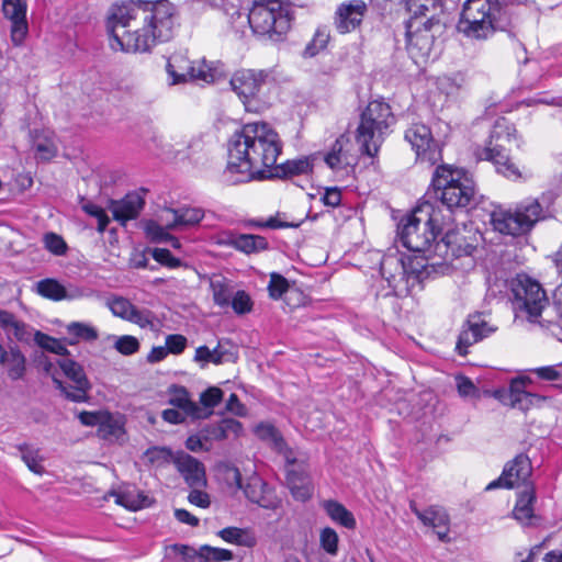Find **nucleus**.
Instances as JSON below:
<instances>
[{"label": "nucleus", "mask_w": 562, "mask_h": 562, "mask_svg": "<svg viewBox=\"0 0 562 562\" xmlns=\"http://www.w3.org/2000/svg\"><path fill=\"white\" fill-rule=\"evenodd\" d=\"M166 349L168 353L180 355L187 347V338L182 335L173 334L166 337Z\"/></svg>", "instance_id": "nucleus-64"}, {"label": "nucleus", "mask_w": 562, "mask_h": 562, "mask_svg": "<svg viewBox=\"0 0 562 562\" xmlns=\"http://www.w3.org/2000/svg\"><path fill=\"white\" fill-rule=\"evenodd\" d=\"M457 389L462 397L477 398L480 396L479 389L467 376H457Z\"/></svg>", "instance_id": "nucleus-62"}, {"label": "nucleus", "mask_w": 562, "mask_h": 562, "mask_svg": "<svg viewBox=\"0 0 562 562\" xmlns=\"http://www.w3.org/2000/svg\"><path fill=\"white\" fill-rule=\"evenodd\" d=\"M167 72L171 85L192 81L210 83L217 77L216 69L202 60H191L187 50L175 52L167 61Z\"/></svg>", "instance_id": "nucleus-13"}, {"label": "nucleus", "mask_w": 562, "mask_h": 562, "mask_svg": "<svg viewBox=\"0 0 562 562\" xmlns=\"http://www.w3.org/2000/svg\"><path fill=\"white\" fill-rule=\"evenodd\" d=\"M508 26L506 8L498 0H465L457 29L471 40H486Z\"/></svg>", "instance_id": "nucleus-4"}, {"label": "nucleus", "mask_w": 562, "mask_h": 562, "mask_svg": "<svg viewBox=\"0 0 562 562\" xmlns=\"http://www.w3.org/2000/svg\"><path fill=\"white\" fill-rule=\"evenodd\" d=\"M226 244L246 255L263 251L269 245L263 236L252 234L231 235Z\"/></svg>", "instance_id": "nucleus-28"}, {"label": "nucleus", "mask_w": 562, "mask_h": 562, "mask_svg": "<svg viewBox=\"0 0 562 562\" xmlns=\"http://www.w3.org/2000/svg\"><path fill=\"white\" fill-rule=\"evenodd\" d=\"M108 498H113L115 504L133 512L139 510L150 505V499L148 496L132 487L111 491L105 496V499Z\"/></svg>", "instance_id": "nucleus-26"}, {"label": "nucleus", "mask_w": 562, "mask_h": 562, "mask_svg": "<svg viewBox=\"0 0 562 562\" xmlns=\"http://www.w3.org/2000/svg\"><path fill=\"white\" fill-rule=\"evenodd\" d=\"M169 402L192 418H205L210 415V413H205L196 403L190 400L189 393L184 387H176Z\"/></svg>", "instance_id": "nucleus-31"}, {"label": "nucleus", "mask_w": 562, "mask_h": 562, "mask_svg": "<svg viewBox=\"0 0 562 562\" xmlns=\"http://www.w3.org/2000/svg\"><path fill=\"white\" fill-rule=\"evenodd\" d=\"M256 436L269 442L280 453H285L286 445L279 430L269 423H260L255 428Z\"/></svg>", "instance_id": "nucleus-36"}, {"label": "nucleus", "mask_w": 562, "mask_h": 562, "mask_svg": "<svg viewBox=\"0 0 562 562\" xmlns=\"http://www.w3.org/2000/svg\"><path fill=\"white\" fill-rule=\"evenodd\" d=\"M44 371L52 378L56 389L60 390L66 398H70L68 382L70 380V360L68 358H46Z\"/></svg>", "instance_id": "nucleus-25"}, {"label": "nucleus", "mask_w": 562, "mask_h": 562, "mask_svg": "<svg viewBox=\"0 0 562 562\" xmlns=\"http://www.w3.org/2000/svg\"><path fill=\"white\" fill-rule=\"evenodd\" d=\"M35 342L44 350L55 353L56 356H63L67 352L66 345L63 340L50 337L41 331L34 334Z\"/></svg>", "instance_id": "nucleus-44"}, {"label": "nucleus", "mask_w": 562, "mask_h": 562, "mask_svg": "<svg viewBox=\"0 0 562 562\" xmlns=\"http://www.w3.org/2000/svg\"><path fill=\"white\" fill-rule=\"evenodd\" d=\"M233 560V552L227 549L201 546L200 562H222Z\"/></svg>", "instance_id": "nucleus-45"}, {"label": "nucleus", "mask_w": 562, "mask_h": 562, "mask_svg": "<svg viewBox=\"0 0 562 562\" xmlns=\"http://www.w3.org/2000/svg\"><path fill=\"white\" fill-rule=\"evenodd\" d=\"M281 150L279 134L269 123L244 124L228 142L225 180L235 184L256 178H268Z\"/></svg>", "instance_id": "nucleus-2"}, {"label": "nucleus", "mask_w": 562, "mask_h": 562, "mask_svg": "<svg viewBox=\"0 0 562 562\" xmlns=\"http://www.w3.org/2000/svg\"><path fill=\"white\" fill-rule=\"evenodd\" d=\"M322 507L335 524H338L347 529L356 528L357 522L353 514L348 510L341 503L327 499L322 503Z\"/></svg>", "instance_id": "nucleus-32"}, {"label": "nucleus", "mask_w": 562, "mask_h": 562, "mask_svg": "<svg viewBox=\"0 0 562 562\" xmlns=\"http://www.w3.org/2000/svg\"><path fill=\"white\" fill-rule=\"evenodd\" d=\"M211 289L215 304L220 307H228L233 295L229 285L223 279H217L211 281Z\"/></svg>", "instance_id": "nucleus-43"}, {"label": "nucleus", "mask_w": 562, "mask_h": 562, "mask_svg": "<svg viewBox=\"0 0 562 562\" xmlns=\"http://www.w3.org/2000/svg\"><path fill=\"white\" fill-rule=\"evenodd\" d=\"M532 467L529 458L525 454L517 456L512 462L507 463L503 470L502 475L491 482L486 490H494L496 487H519L520 485H530L528 480L531 475Z\"/></svg>", "instance_id": "nucleus-17"}, {"label": "nucleus", "mask_w": 562, "mask_h": 562, "mask_svg": "<svg viewBox=\"0 0 562 562\" xmlns=\"http://www.w3.org/2000/svg\"><path fill=\"white\" fill-rule=\"evenodd\" d=\"M543 210L536 199H526L514 206L496 207L490 216L493 229L502 235L519 237L528 234L543 218Z\"/></svg>", "instance_id": "nucleus-10"}, {"label": "nucleus", "mask_w": 562, "mask_h": 562, "mask_svg": "<svg viewBox=\"0 0 562 562\" xmlns=\"http://www.w3.org/2000/svg\"><path fill=\"white\" fill-rule=\"evenodd\" d=\"M33 148L35 150L36 156L43 160H47L54 157L57 150L53 139L45 135L44 137H35Z\"/></svg>", "instance_id": "nucleus-52"}, {"label": "nucleus", "mask_w": 562, "mask_h": 562, "mask_svg": "<svg viewBox=\"0 0 562 562\" xmlns=\"http://www.w3.org/2000/svg\"><path fill=\"white\" fill-rule=\"evenodd\" d=\"M223 398V391L220 387L211 386L205 390L201 396L200 402L204 406L202 408L205 413L211 414V409L214 408Z\"/></svg>", "instance_id": "nucleus-56"}, {"label": "nucleus", "mask_w": 562, "mask_h": 562, "mask_svg": "<svg viewBox=\"0 0 562 562\" xmlns=\"http://www.w3.org/2000/svg\"><path fill=\"white\" fill-rule=\"evenodd\" d=\"M225 480L229 485L244 490L245 496L262 508L276 509L281 503L274 492L258 475H251L246 485H243L239 470L235 467H228L225 471Z\"/></svg>", "instance_id": "nucleus-14"}, {"label": "nucleus", "mask_w": 562, "mask_h": 562, "mask_svg": "<svg viewBox=\"0 0 562 562\" xmlns=\"http://www.w3.org/2000/svg\"><path fill=\"white\" fill-rule=\"evenodd\" d=\"M290 4L284 0H254L248 13L251 31L279 41L291 29Z\"/></svg>", "instance_id": "nucleus-9"}, {"label": "nucleus", "mask_w": 562, "mask_h": 562, "mask_svg": "<svg viewBox=\"0 0 562 562\" xmlns=\"http://www.w3.org/2000/svg\"><path fill=\"white\" fill-rule=\"evenodd\" d=\"M173 463L189 486H205V468L198 459L188 453L179 452L175 456Z\"/></svg>", "instance_id": "nucleus-23"}, {"label": "nucleus", "mask_w": 562, "mask_h": 562, "mask_svg": "<svg viewBox=\"0 0 562 562\" xmlns=\"http://www.w3.org/2000/svg\"><path fill=\"white\" fill-rule=\"evenodd\" d=\"M144 207V199L139 193L133 192L126 194L119 201H112L110 211L113 218L121 225H125L128 221L135 220Z\"/></svg>", "instance_id": "nucleus-24"}, {"label": "nucleus", "mask_w": 562, "mask_h": 562, "mask_svg": "<svg viewBox=\"0 0 562 562\" xmlns=\"http://www.w3.org/2000/svg\"><path fill=\"white\" fill-rule=\"evenodd\" d=\"M324 160L339 180H345L355 172L358 151L348 135H340L331 145Z\"/></svg>", "instance_id": "nucleus-15"}, {"label": "nucleus", "mask_w": 562, "mask_h": 562, "mask_svg": "<svg viewBox=\"0 0 562 562\" xmlns=\"http://www.w3.org/2000/svg\"><path fill=\"white\" fill-rule=\"evenodd\" d=\"M128 322L138 325L140 328H149L151 330L156 329L158 326V321L155 314L145 308L138 310L134 307Z\"/></svg>", "instance_id": "nucleus-49"}, {"label": "nucleus", "mask_w": 562, "mask_h": 562, "mask_svg": "<svg viewBox=\"0 0 562 562\" xmlns=\"http://www.w3.org/2000/svg\"><path fill=\"white\" fill-rule=\"evenodd\" d=\"M288 484L293 497L296 501L305 502L311 498L313 494V485L307 475L294 471L288 474Z\"/></svg>", "instance_id": "nucleus-33"}, {"label": "nucleus", "mask_w": 562, "mask_h": 562, "mask_svg": "<svg viewBox=\"0 0 562 562\" xmlns=\"http://www.w3.org/2000/svg\"><path fill=\"white\" fill-rule=\"evenodd\" d=\"M313 169V161L310 157H300L291 160H286L283 164L274 165V167L271 168V175H268V178L270 177H294V176H302L307 175Z\"/></svg>", "instance_id": "nucleus-29"}, {"label": "nucleus", "mask_w": 562, "mask_h": 562, "mask_svg": "<svg viewBox=\"0 0 562 562\" xmlns=\"http://www.w3.org/2000/svg\"><path fill=\"white\" fill-rule=\"evenodd\" d=\"M229 306H232L236 314L243 315L251 311L252 301L248 293L240 290L237 291L234 295H232Z\"/></svg>", "instance_id": "nucleus-53"}, {"label": "nucleus", "mask_w": 562, "mask_h": 562, "mask_svg": "<svg viewBox=\"0 0 562 562\" xmlns=\"http://www.w3.org/2000/svg\"><path fill=\"white\" fill-rule=\"evenodd\" d=\"M157 221L168 231L179 229V212L173 209H164L157 215Z\"/></svg>", "instance_id": "nucleus-61"}, {"label": "nucleus", "mask_w": 562, "mask_h": 562, "mask_svg": "<svg viewBox=\"0 0 562 562\" xmlns=\"http://www.w3.org/2000/svg\"><path fill=\"white\" fill-rule=\"evenodd\" d=\"M81 207L87 215L97 220V229L103 233L110 223V217L106 212L89 201H82Z\"/></svg>", "instance_id": "nucleus-50"}, {"label": "nucleus", "mask_w": 562, "mask_h": 562, "mask_svg": "<svg viewBox=\"0 0 562 562\" xmlns=\"http://www.w3.org/2000/svg\"><path fill=\"white\" fill-rule=\"evenodd\" d=\"M428 8L408 2V11L413 13L406 23V49L416 64L426 61L431 54L435 36L431 33L432 19L426 16Z\"/></svg>", "instance_id": "nucleus-11"}, {"label": "nucleus", "mask_w": 562, "mask_h": 562, "mask_svg": "<svg viewBox=\"0 0 562 562\" xmlns=\"http://www.w3.org/2000/svg\"><path fill=\"white\" fill-rule=\"evenodd\" d=\"M512 144L520 146L516 128L507 119L499 117L495 121L485 146L477 147L474 154L479 160L491 161L496 171L507 179L518 180L522 178V173L509 159Z\"/></svg>", "instance_id": "nucleus-6"}, {"label": "nucleus", "mask_w": 562, "mask_h": 562, "mask_svg": "<svg viewBox=\"0 0 562 562\" xmlns=\"http://www.w3.org/2000/svg\"><path fill=\"white\" fill-rule=\"evenodd\" d=\"M109 307L115 316L128 321L135 306L124 297H114L109 301Z\"/></svg>", "instance_id": "nucleus-55"}, {"label": "nucleus", "mask_w": 562, "mask_h": 562, "mask_svg": "<svg viewBox=\"0 0 562 562\" xmlns=\"http://www.w3.org/2000/svg\"><path fill=\"white\" fill-rule=\"evenodd\" d=\"M0 327L5 331L9 338H15L18 340L24 339L25 327L15 319L13 314L0 311Z\"/></svg>", "instance_id": "nucleus-40"}, {"label": "nucleus", "mask_w": 562, "mask_h": 562, "mask_svg": "<svg viewBox=\"0 0 562 562\" xmlns=\"http://www.w3.org/2000/svg\"><path fill=\"white\" fill-rule=\"evenodd\" d=\"M0 363L8 370V374L11 379H20L25 370V358L15 348H10L9 351H4L1 347Z\"/></svg>", "instance_id": "nucleus-34"}, {"label": "nucleus", "mask_w": 562, "mask_h": 562, "mask_svg": "<svg viewBox=\"0 0 562 562\" xmlns=\"http://www.w3.org/2000/svg\"><path fill=\"white\" fill-rule=\"evenodd\" d=\"M99 338V330L89 323L72 322V345L93 342Z\"/></svg>", "instance_id": "nucleus-42"}, {"label": "nucleus", "mask_w": 562, "mask_h": 562, "mask_svg": "<svg viewBox=\"0 0 562 562\" xmlns=\"http://www.w3.org/2000/svg\"><path fill=\"white\" fill-rule=\"evenodd\" d=\"M512 304L518 321L550 328V322L542 319L549 300L541 284L526 274H517L510 282Z\"/></svg>", "instance_id": "nucleus-7"}, {"label": "nucleus", "mask_w": 562, "mask_h": 562, "mask_svg": "<svg viewBox=\"0 0 562 562\" xmlns=\"http://www.w3.org/2000/svg\"><path fill=\"white\" fill-rule=\"evenodd\" d=\"M289 289L288 280L278 273H271L268 284L269 295L273 300H279Z\"/></svg>", "instance_id": "nucleus-57"}, {"label": "nucleus", "mask_w": 562, "mask_h": 562, "mask_svg": "<svg viewBox=\"0 0 562 562\" xmlns=\"http://www.w3.org/2000/svg\"><path fill=\"white\" fill-rule=\"evenodd\" d=\"M431 188L436 199L447 207L443 215L448 224L451 211L468 207L475 193L472 177L464 169L451 165H440L435 169Z\"/></svg>", "instance_id": "nucleus-5"}, {"label": "nucleus", "mask_w": 562, "mask_h": 562, "mask_svg": "<svg viewBox=\"0 0 562 562\" xmlns=\"http://www.w3.org/2000/svg\"><path fill=\"white\" fill-rule=\"evenodd\" d=\"M339 537L330 527H325L319 533L321 548L329 555L336 557L338 553Z\"/></svg>", "instance_id": "nucleus-47"}, {"label": "nucleus", "mask_w": 562, "mask_h": 562, "mask_svg": "<svg viewBox=\"0 0 562 562\" xmlns=\"http://www.w3.org/2000/svg\"><path fill=\"white\" fill-rule=\"evenodd\" d=\"M99 436L111 442L124 440L125 436V417L121 414H112L105 412L98 428Z\"/></svg>", "instance_id": "nucleus-27"}, {"label": "nucleus", "mask_w": 562, "mask_h": 562, "mask_svg": "<svg viewBox=\"0 0 562 562\" xmlns=\"http://www.w3.org/2000/svg\"><path fill=\"white\" fill-rule=\"evenodd\" d=\"M19 450L21 452V458L23 462L26 464L30 471L38 475L43 474V458L40 454V450L29 445L20 446Z\"/></svg>", "instance_id": "nucleus-41"}, {"label": "nucleus", "mask_w": 562, "mask_h": 562, "mask_svg": "<svg viewBox=\"0 0 562 562\" xmlns=\"http://www.w3.org/2000/svg\"><path fill=\"white\" fill-rule=\"evenodd\" d=\"M449 225L443 210L424 203L401 220L397 234L405 248L422 255L426 261L432 260L431 265H442L470 248L458 241V233Z\"/></svg>", "instance_id": "nucleus-3"}, {"label": "nucleus", "mask_w": 562, "mask_h": 562, "mask_svg": "<svg viewBox=\"0 0 562 562\" xmlns=\"http://www.w3.org/2000/svg\"><path fill=\"white\" fill-rule=\"evenodd\" d=\"M330 35L327 29L322 27L317 29L312 41L307 44L304 55L306 57H314L317 55L321 50L326 48L328 42H329Z\"/></svg>", "instance_id": "nucleus-46"}, {"label": "nucleus", "mask_w": 562, "mask_h": 562, "mask_svg": "<svg viewBox=\"0 0 562 562\" xmlns=\"http://www.w3.org/2000/svg\"><path fill=\"white\" fill-rule=\"evenodd\" d=\"M268 72L265 70L241 69L231 78V87L239 97L248 112H261L269 105V100L263 95L267 87Z\"/></svg>", "instance_id": "nucleus-12"}, {"label": "nucleus", "mask_w": 562, "mask_h": 562, "mask_svg": "<svg viewBox=\"0 0 562 562\" xmlns=\"http://www.w3.org/2000/svg\"><path fill=\"white\" fill-rule=\"evenodd\" d=\"M171 549L182 558L183 562H200L201 547L194 549L187 544H173Z\"/></svg>", "instance_id": "nucleus-63"}, {"label": "nucleus", "mask_w": 562, "mask_h": 562, "mask_svg": "<svg viewBox=\"0 0 562 562\" xmlns=\"http://www.w3.org/2000/svg\"><path fill=\"white\" fill-rule=\"evenodd\" d=\"M504 404L520 411H528L531 407H540L547 397L533 394L526 390V381L524 379H514L509 384V389L502 397Z\"/></svg>", "instance_id": "nucleus-20"}, {"label": "nucleus", "mask_w": 562, "mask_h": 562, "mask_svg": "<svg viewBox=\"0 0 562 562\" xmlns=\"http://www.w3.org/2000/svg\"><path fill=\"white\" fill-rule=\"evenodd\" d=\"M394 122V115L387 103L380 100L369 102L360 115L356 131V140L361 153L375 157Z\"/></svg>", "instance_id": "nucleus-8"}, {"label": "nucleus", "mask_w": 562, "mask_h": 562, "mask_svg": "<svg viewBox=\"0 0 562 562\" xmlns=\"http://www.w3.org/2000/svg\"><path fill=\"white\" fill-rule=\"evenodd\" d=\"M2 11L11 21V40L14 45L22 44L27 35L26 3L24 0H2Z\"/></svg>", "instance_id": "nucleus-21"}, {"label": "nucleus", "mask_w": 562, "mask_h": 562, "mask_svg": "<svg viewBox=\"0 0 562 562\" xmlns=\"http://www.w3.org/2000/svg\"><path fill=\"white\" fill-rule=\"evenodd\" d=\"M405 139L411 144L418 161L432 166L441 160V149L427 125L412 124L405 132Z\"/></svg>", "instance_id": "nucleus-16"}, {"label": "nucleus", "mask_w": 562, "mask_h": 562, "mask_svg": "<svg viewBox=\"0 0 562 562\" xmlns=\"http://www.w3.org/2000/svg\"><path fill=\"white\" fill-rule=\"evenodd\" d=\"M380 271L382 277L392 285L396 278L404 277L405 263L402 258L395 255L384 256L381 261Z\"/></svg>", "instance_id": "nucleus-35"}, {"label": "nucleus", "mask_w": 562, "mask_h": 562, "mask_svg": "<svg viewBox=\"0 0 562 562\" xmlns=\"http://www.w3.org/2000/svg\"><path fill=\"white\" fill-rule=\"evenodd\" d=\"M177 25L176 8L168 1H121L108 12L109 45L114 52L148 53L171 40Z\"/></svg>", "instance_id": "nucleus-1"}, {"label": "nucleus", "mask_w": 562, "mask_h": 562, "mask_svg": "<svg viewBox=\"0 0 562 562\" xmlns=\"http://www.w3.org/2000/svg\"><path fill=\"white\" fill-rule=\"evenodd\" d=\"M224 356L225 352L222 350L220 345L212 350L206 346H200L195 350L194 360L201 363L211 362L214 364H221L224 360Z\"/></svg>", "instance_id": "nucleus-48"}, {"label": "nucleus", "mask_w": 562, "mask_h": 562, "mask_svg": "<svg viewBox=\"0 0 562 562\" xmlns=\"http://www.w3.org/2000/svg\"><path fill=\"white\" fill-rule=\"evenodd\" d=\"M146 460L155 467H164L165 464L173 462L175 457L171 451L164 447H154L145 452Z\"/></svg>", "instance_id": "nucleus-51"}, {"label": "nucleus", "mask_w": 562, "mask_h": 562, "mask_svg": "<svg viewBox=\"0 0 562 562\" xmlns=\"http://www.w3.org/2000/svg\"><path fill=\"white\" fill-rule=\"evenodd\" d=\"M147 237L155 243H169L173 248L180 247V241L171 236L168 229L157 220L148 221L145 225Z\"/></svg>", "instance_id": "nucleus-38"}, {"label": "nucleus", "mask_w": 562, "mask_h": 562, "mask_svg": "<svg viewBox=\"0 0 562 562\" xmlns=\"http://www.w3.org/2000/svg\"><path fill=\"white\" fill-rule=\"evenodd\" d=\"M411 509L425 526L431 527L435 530L440 541H450L449 516L442 507L434 505L420 510L415 503H412Z\"/></svg>", "instance_id": "nucleus-22"}, {"label": "nucleus", "mask_w": 562, "mask_h": 562, "mask_svg": "<svg viewBox=\"0 0 562 562\" xmlns=\"http://www.w3.org/2000/svg\"><path fill=\"white\" fill-rule=\"evenodd\" d=\"M37 293L46 299L59 301L67 295L66 288L55 279H44L36 283Z\"/></svg>", "instance_id": "nucleus-39"}, {"label": "nucleus", "mask_w": 562, "mask_h": 562, "mask_svg": "<svg viewBox=\"0 0 562 562\" xmlns=\"http://www.w3.org/2000/svg\"><path fill=\"white\" fill-rule=\"evenodd\" d=\"M536 493L532 485H526L519 493L513 515L516 520L526 525L533 517V502Z\"/></svg>", "instance_id": "nucleus-30"}, {"label": "nucleus", "mask_w": 562, "mask_h": 562, "mask_svg": "<svg viewBox=\"0 0 562 562\" xmlns=\"http://www.w3.org/2000/svg\"><path fill=\"white\" fill-rule=\"evenodd\" d=\"M91 389L82 368L72 361V402H85Z\"/></svg>", "instance_id": "nucleus-37"}, {"label": "nucleus", "mask_w": 562, "mask_h": 562, "mask_svg": "<svg viewBox=\"0 0 562 562\" xmlns=\"http://www.w3.org/2000/svg\"><path fill=\"white\" fill-rule=\"evenodd\" d=\"M114 348L122 355L131 356L138 351L139 341L131 335L115 337Z\"/></svg>", "instance_id": "nucleus-54"}, {"label": "nucleus", "mask_w": 562, "mask_h": 562, "mask_svg": "<svg viewBox=\"0 0 562 562\" xmlns=\"http://www.w3.org/2000/svg\"><path fill=\"white\" fill-rule=\"evenodd\" d=\"M247 532L237 527H227L217 532L224 541L233 544H246L245 536Z\"/></svg>", "instance_id": "nucleus-60"}, {"label": "nucleus", "mask_w": 562, "mask_h": 562, "mask_svg": "<svg viewBox=\"0 0 562 562\" xmlns=\"http://www.w3.org/2000/svg\"><path fill=\"white\" fill-rule=\"evenodd\" d=\"M178 212L180 228L195 225L203 218V212L201 209L187 207L179 209Z\"/></svg>", "instance_id": "nucleus-58"}, {"label": "nucleus", "mask_w": 562, "mask_h": 562, "mask_svg": "<svg viewBox=\"0 0 562 562\" xmlns=\"http://www.w3.org/2000/svg\"><path fill=\"white\" fill-rule=\"evenodd\" d=\"M496 330L482 314L470 315L459 334L456 350L460 356H467L469 348Z\"/></svg>", "instance_id": "nucleus-19"}, {"label": "nucleus", "mask_w": 562, "mask_h": 562, "mask_svg": "<svg viewBox=\"0 0 562 562\" xmlns=\"http://www.w3.org/2000/svg\"><path fill=\"white\" fill-rule=\"evenodd\" d=\"M368 5L363 0H348L339 3L334 13V26L339 34H348L360 27Z\"/></svg>", "instance_id": "nucleus-18"}, {"label": "nucleus", "mask_w": 562, "mask_h": 562, "mask_svg": "<svg viewBox=\"0 0 562 562\" xmlns=\"http://www.w3.org/2000/svg\"><path fill=\"white\" fill-rule=\"evenodd\" d=\"M43 241L45 248L56 256L63 255L67 250V244L65 240L55 233L45 234Z\"/></svg>", "instance_id": "nucleus-59"}]
</instances>
